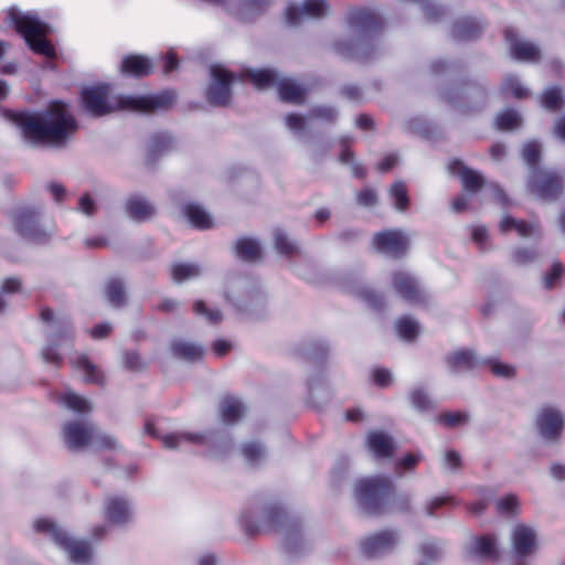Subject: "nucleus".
Wrapping results in <instances>:
<instances>
[{"instance_id": "nucleus-1", "label": "nucleus", "mask_w": 565, "mask_h": 565, "mask_svg": "<svg viewBox=\"0 0 565 565\" xmlns=\"http://www.w3.org/2000/svg\"><path fill=\"white\" fill-rule=\"evenodd\" d=\"M11 119L24 138L34 145L63 148L77 130V121L68 106L53 102L40 114H13Z\"/></svg>"}, {"instance_id": "nucleus-2", "label": "nucleus", "mask_w": 565, "mask_h": 565, "mask_svg": "<svg viewBox=\"0 0 565 565\" xmlns=\"http://www.w3.org/2000/svg\"><path fill=\"white\" fill-rule=\"evenodd\" d=\"M110 87L107 84H97L82 89L81 99L87 113L95 117L105 116L115 110H130L138 113H154L169 109L177 99L173 90H163L152 95H121L109 97Z\"/></svg>"}, {"instance_id": "nucleus-3", "label": "nucleus", "mask_w": 565, "mask_h": 565, "mask_svg": "<svg viewBox=\"0 0 565 565\" xmlns=\"http://www.w3.org/2000/svg\"><path fill=\"white\" fill-rule=\"evenodd\" d=\"M391 491L392 480L386 477L361 479L354 486L358 504L367 515L411 511L412 499L408 494L395 495L388 508Z\"/></svg>"}, {"instance_id": "nucleus-4", "label": "nucleus", "mask_w": 565, "mask_h": 565, "mask_svg": "<svg viewBox=\"0 0 565 565\" xmlns=\"http://www.w3.org/2000/svg\"><path fill=\"white\" fill-rule=\"evenodd\" d=\"M349 22L356 32L361 33V36L353 42H339L335 49L343 57L362 63L367 62L374 56L375 44L366 35L379 29L380 17L372 10L355 9L349 14Z\"/></svg>"}, {"instance_id": "nucleus-5", "label": "nucleus", "mask_w": 565, "mask_h": 565, "mask_svg": "<svg viewBox=\"0 0 565 565\" xmlns=\"http://www.w3.org/2000/svg\"><path fill=\"white\" fill-rule=\"evenodd\" d=\"M63 438L72 450L85 447L94 449H117L118 444L114 436L99 430L86 418L70 420L63 426Z\"/></svg>"}, {"instance_id": "nucleus-6", "label": "nucleus", "mask_w": 565, "mask_h": 565, "mask_svg": "<svg viewBox=\"0 0 565 565\" xmlns=\"http://www.w3.org/2000/svg\"><path fill=\"white\" fill-rule=\"evenodd\" d=\"M7 17L33 52L50 58L55 56L54 47L45 39L50 28L34 12H22L12 8Z\"/></svg>"}, {"instance_id": "nucleus-7", "label": "nucleus", "mask_w": 565, "mask_h": 565, "mask_svg": "<svg viewBox=\"0 0 565 565\" xmlns=\"http://www.w3.org/2000/svg\"><path fill=\"white\" fill-rule=\"evenodd\" d=\"M34 530L51 539L55 545L64 551L74 565H88L93 558V548L88 542L77 540L49 519H38L33 523Z\"/></svg>"}, {"instance_id": "nucleus-8", "label": "nucleus", "mask_w": 565, "mask_h": 565, "mask_svg": "<svg viewBox=\"0 0 565 565\" xmlns=\"http://www.w3.org/2000/svg\"><path fill=\"white\" fill-rule=\"evenodd\" d=\"M242 78H248L257 89L276 86L279 98L282 102L297 105L305 102L307 90L295 79L280 76V74L275 70L247 68L242 73Z\"/></svg>"}, {"instance_id": "nucleus-9", "label": "nucleus", "mask_w": 565, "mask_h": 565, "mask_svg": "<svg viewBox=\"0 0 565 565\" xmlns=\"http://www.w3.org/2000/svg\"><path fill=\"white\" fill-rule=\"evenodd\" d=\"M41 319L49 327V343L42 350V356L46 362L57 364L61 355L57 349L70 345L74 340V330L71 320L65 315H55L50 309L41 311Z\"/></svg>"}, {"instance_id": "nucleus-10", "label": "nucleus", "mask_w": 565, "mask_h": 565, "mask_svg": "<svg viewBox=\"0 0 565 565\" xmlns=\"http://www.w3.org/2000/svg\"><path fill=\"white\" fill-rule=\"evenodd\" d=\"M236 75L222 64L209 67V82L205 87V98L214 107H225L232 99V86Z\"/></svg>"}, {"instance_id": "nucleus-11", "label": "nucleus", "mask_w": 565, "mask_h": 565, "mask_svg": "<svg viewBox=\"0 0 565 565\" xmlns=\"http://www.w3.org/2000/svg\"><path fill=\"white\" fill-rule=\"evenodd\" d=\"M565 178L551 169L533 168L529 171L526 189L539 200H556L563 192Z\"/></svg>"}, {"instance_id": "nucleus-12", "label": "nucleus", "mask_w": 565, "mask_h": 565, "mask_svg": "<svg viewBox=\"0 0 565 565\" xmlns=\"http://www.w3.org/2000/svg\"><path fill=\"white\" fill-rule=\"evenodd\" d=\"M265 522L277 526L282 534L284 548L290 553H297L303 545V537L299 525L288 518L279 504L267 505L264 510Z\"/></svg>"}, {"instance_id": "nucleus-13", "label": "nucleus", "mask_w": 565, "mask_h": 565, "mask_svg": "<svg viewBox=\"0 0 565 565\" xmlns=\"http://www.w3.org/2000/svg\"><path fill=\"white\" fill-rule=\"evenodd\" d=\"M402 541L401 531L393 527L366 534L359 541V550L366 558H383L394 553Z\"/></svg>"}, {"instance_id": "nucleus-14", "label": "nucleus", "mask_w": 565, "mask_h": 565, "mask_svg": "<svg viewBox=\"0 0 565 565\" xmlns=\"http://www.w3.org/2000/svg\"><path fill=\"white\" fill-rule=\"evenodd\" d=\"M535 427L546 444H556L561 440L565 429V415L554 405H542L535 416Z\"/></svg>"}, {"instance_id": "nucleus-15", "label": "nucleus", "mask_w": 565, "mask_h": 565, "mask_svg": "<svg viewBox=\"0 0 565 565\" xmlns=\"http://www.w3.org/2000/svg\"><path fill=\"white\" fill-rule=\"evenodd\" d=\"M39 207H20L13 214L15 231L23 237L33 242H44L49 237L47 231L41 225Z\"/></svg>"}, {"instance_id": "nucleus-16", "label": "nucleus", "mask_w": 565, "mask_h": 565, "mask_svg": "<svg viewBox=\"0 0 565 565\" xmlns=\"http://www.w3.org/2000/svg\"><path fill=\"white\" fill-rule=\"evenodd\" d=\"M103 514L109 524L121 527L134 521L135 509L127 497L114 494L105 499Z\"/></svg>"}, {"instance_id": "nucleus-17", "label": "nucleus", "mask_w": 565, "mask_h": 565, "mask_svg": "<svg viewBox=\"0 0 565 565\" xmlns=\"http://www.w3.org/2000/svg\"><path fill=\"white\" fill-rule=\"evenodd\" d=\"M394 291L409 303H423L426 301V292L419 281L412 274L397 270L392 275Z\"/></svg>"}, {"instance_id": "nucleus-18", "label": "nucleus", "mask_w": 565, "mask_h": 565, "mask_svg": "<svg viewBox=\"0 0 565 565\" xmlns=\"http://www.w3.org/2000/svg\"><path fill=\"white\" fill-rule=\"evenodd\" d=\"M373 245L377 252L398 258L406 253L408 239L399 230H385L374 235Z\"/></svg>"}, {"instance_id": "nucleus-19", "label": "nucleus", "mask_w": 565, "mask_h": 565, "mask_svg": "<svg viewBox=\"0 0 565 565\" xmlns=\"http://www.w3.org/2000/svg\"><path fill=\"white\" fill-rule=\"evenodd\" d=\"M329 13L326 0H303L302 4H289L286 9V19L289 25L296 26L303 20L321 19Z\"/></svg>"}, {"instance_id": "nucleus-20", "label": "nucleus", "mask_w": 565, "mask_h": 565, "mask_svg": "<svg viewBox=\"0 0 565 565\" xmlns=\"http://www.w3.org/2000/svg\"><path fill=\"white\" fill-rule=\"evenodd\" d=\"M511 546L515 558L523 559L537 548L536 531L525 524H516L511 532Z\"/></svg>"}, {"instance_id": "nucleus-21", "label": "nucleus", "mask_w": 565, "mask_h": 565, "mask_svg": "<svg viewBox=\"0 0 565 565\" xmlns=\"http://www.w3.org/2000/svg\"><path fill=\"white\" fill-rule=\"evenodd\" d=\"M504 35L513 58L531 63L540 58L541 52L539 46L527 40L521 39L514 29L508 28Z\"/></svg>"}, {"instance_id": "nucleus-22", "label": "nucleus", "mask_w": 565, "mask_h": 565, "mask_svg": "<svg viewBox=\"0 0 565 565\" xmlns=\"http://www.w3.org/2000/svg\"><path fill=\"white\" fill-rule=\"evenodd\" d=\"M466 548L469 556L480 561L495 559L499 555L497 540L491 535L472 537Z\"/></svg>"}, {"instance_id": "nucleus-23", "label": "nucleus", "mask_w": 565, "mask_h": 565, "mask_svg": "<svg viewBox=\"0 0 565 565\" xmlns=\"http://www.w3.org/2000/svg\"><path fill=\"white\" fill-rule=\"evenodd\" d=\"M128 217L138 223L150 221L157 212L154 204L145 196L132 195L126 201Z\"/></svg>"}, {"instance_id": "nucleus-24", "label": "nucleus", "mask_w": 565, "mask_h": 565, "mask_svg": "<svg viewBox=\"0 0 565 565\" xmlns=\"http://www.w3.org/2000/svg\"><path fill=\"white\" fill-rule=\"evenodd\" d=\"M210 434L174 433L161 437L163 447L171 450H185L188 445H206Z\"/></svg>"}, {"instance_id": "nucleus-25", "label": "nucleus", "mask_w": 565, "mask_h": 565, "mask_svg": "<svg viewBox=\"0 0 565 565\" xmlns=\"http://www.w3.org/2000/svg\"><path fill=\"white\" fill-rule=\"evenodd\" d=\"M449 170L454 174H458L461 179L462 186L467 192L476 193L484 184L483 177L475 170L467 168L461 161L454 160L449 163Z\"/></svg>"}, {"instance_id": "nucleus-26", "label": "nucleus", "mask_w": 565, "mask_h": 565, "mask_svg": "<svg viewBox=\"0 0 565 565\" xmlns=\"http://www.w3.org/2000/svg\"><path fill=\"white\" fill-rule=\"evenodd\" d=\"M487 362L488 359L478 358L471 350H458L447 356L448 366L456 373L472 370Z\"/></svg>"}, {"instance_id": "nucleus-27", "label": "nucleus", "mask_w": 565, "mask_h": 565, "mask_svg": "<svg viewBox=\"0 0 565 565\" xmlns=\"http://www.w3.org/2000/svg\"><path fill=\"white\" fill-rule=\"evenodd\" d=\"M170 348L175 358L186 362L200 361L204 354V348L201 344L186 340H174Z\"/></svg>"}, {"instance_id": "nucleus-28", "label": "nucleus", "mask_w": 565, "mask_h": 565, "mask_svg": "<svg viewBox=\"0 0 565 565\" xmlns=\"http://www.w3.org/2000/svg\"><path fill=\"white\" fill-rule=\"evenodd\" d=\"M370 450L380 458H388L393 455L394 443L390 435L381 430L371 431L367 435Z\"/></svg>"}, {"instance_id": "nucleus-29", "label": "nucleus", "mask_w": 565, "mask_h": 565, "mask_svg": "<svg viewBox=\"0 0 565 565\" xmlns=\"http://www.w3.org/2000/svg\"><path fill=\"white\" fill-rule=\"evenodd\" d=\"M482 30L483 24L480 20L461 18L452 25L451 35L456 40H471L477 38Z\"/></svg>"}, {"instance_id": "nucleus-30", "label": "nucleus", "mask_w": 565, "mask_h": 565, "mask_svg": "<svg viewBox=\"0 0 565 565\" xmlns=\"http://www.w3.org/2000/svg\"><path fill=\"white\" fill-rule=\"evenodd\" d=\"M121 72L131 76L143 77L152 72V63L143 55H128L121 62Z\"/></svg>"}, {"instance_id": "nucleus-31", "label": "nucleus", "mask_w": 565, "mask_h": 565, "mask_svg": "<svg viewBox=\"0 0 565 565\" xmlns=\"http://www.w3.org/2000/svg\"><path fill=\"white\" fill-rule=\"evenodd\" d=\"M244 404L235 397H224L220 404L221 419L226 425L237 423L245 414Z\"/></svg>"}, {"instance_id": "nucleus-32", "label": "nucleus", "mask_w": 565, "mask_h": 565, "mask_svg": "<svg viewBox=\"0 0 565 565\" xmlns=\"http://www.w3.org/2000/svg\"><path fill=\"white\" fill-rule=\"evenodd\" d=\"M500 230L503 233L509 231H515L521 238H527L531 236H539L540 230L535 224H530L524 221L513 218L505 215L500 222Z\"/></svg>"}, {"instance_id": "nucleus-33", "label": "nucleus", "mask_w": 565, "mask_h": 565, "mask_svg": "<svg viewBox=\"0 0 565 565\" xmlns=\"http://www.w3.org/2000/svg\"><path fill=\"white\" fill-rule=\"evenodd\" d=\"M183 214L188 221L196 228L206 230L213 225L210 214L199 204H185L183 206Z\"/></svg>"}, {"instance_id": "nucleus-34", "label": "nucleus", "mask_w": 565, "mask_h": 565, "mask_svg": "<svg viewBox=\"0 0 565 565\" xmlns=\"http://www.w3.org/2000/svg\"><path fill=\"white\" fill-rule=\"evenodd\" d=\"M236 256L245 262H256L260 258L262 248L258 241L253 238H239L235 244Z\"/></svg>"}, {"instance_id": "nucleus-35", "label": "nucleus", "mask_w": 565, "mask_h": 565, "mask_svg": "<svg viewBox=\"0 0 565 565\" xmlns=\"http://www.w3.org/2000/svg\"><path fill=\"white\" fill-rule=\"evenodd\" d=\"M105 296L107 301L115 308L126 305V288L118 278H111L105 286Z\"/></svg>"}, {"instance_id": "nucleus-36", "label": "nucleus", "mask_w": 565, "mask_h": 565, "mask_svg": "<svg viewBox=\"0 0 565 565\" xmlns=\"http://www.w3.org/2000/svg\"><path fill=\"white\" fill-rule=\"evenodd\" d=\"M202 268L195 263H175L171 266V276L174 282L182 284L199 277Z\"/></svg>"}, {"instance_id": "nucleus-37", "label": "nucleus", "mask_w": 565, "mask_h": 565, "mask_svg": "<svg viewBox=\"0 0 565 565\" xmlns=\"http://www.w3.org/2000/svg\"><path fill=\"white\" fill-rule=\"evenodd\" d=\"M71 364L73 367L83 372L85 381L93 383H99L102 381V375L99 374L97 367L88 360L86 355L76 354L75 356L71 358Z\"/></svg>"}, {"instance_id": "nucleus-38", "label": "nucleus", "mask_w": 565, "mask_h": 565, "mask_svg": "<svg viewBox=\"0 0 565 565\" xmlns=\"http://www.w3.org/2000/svg\"><path fill=\"white\" fill-rule=\"evenodd\" d=\"M274 243L276 250L286 257H291L300 253L297 242L289 238V236L280 228H277L274 232Z\"/></svg>"}, {"instance_id": "nucleus-39", "label": "nucleus", "mask_w": 565, "mask_h": 565, "mask_svg": "<svg viewBox=\"0 0 565 565\" xmlns=\"http://www.w3.org/2000/svg\"><path fill=\"white\" fill-rule=\"evenodd\" d=\"M62 402L66 408L79 414H87L92 411L90 402L74 392H66Z\"/></svg>"}, {"instance_id": "nucleus-40", "label": "nucleus", "mask_w": 565, "mask_h": 565, "mask_svg": "<svg viewBox=\"0 0 565 565\" xmlns=\"http://www.w3.org/2000/svg\"><path fill=\"white\" fill-rule=\"evenodd\" d=\"M501 93L507 95L511 94L515 98H524L529 96V89L523 86L519 77L514 75H507L501 84Z\"/></svg>"}, {"instance_id": "nucleus-41", "label": "nucleus", "mask_w": 565, "mask_h": 565, "mask_svg": "<svg viewBox=\"0 0 565 565\" xmlns=\"http://www.w3.org/2000/svg\"><path fill=\"white\" fill-rule=\"evenodd\" d=\"M397 334L407 341L416 338L419 332L418 322L411 317H402L395 323Z\"/></svg>"}, {"instance_id": "nucleus-42", "label": "nucleus", "mask_w": 565, "mask_h": 565, "mask_svg": "<svg viewBox=\"0 0 565 565\" xmlns=\"http://www.w3.org/2000/svg\"><path fill=\"white\" fill-rule=\"evenodd\" d=\"M522 122V118L514 109H505L498 114L495 126L500 130H512L518 128Z\"/></svg>"}, {"instance_id": "nucleus-43", "label": "nucleus", "mask_w": 565, "mask_h": 565, "mask_svg": "<svg viewBox=\"0 0 565 565\" xmlns=\"http://www.w3.org/2000/svg\"><path fill=\"white\" fill-rule=\"evenodd\" d=\"M390 196L394 201V206L397 211L404 212L409 204L406 185L402 181L392 184L390 189Z\"/></svg>"}, {"instance_id": "nucleus-44", "label": "nucleus", "mask_w": 565, "mask_h": 565, "mask_svg": "<svg viewBox=\"0 0 565 565\" xmlns=\"http://www.w3.org/2000/svg\"><path fill=\"white\" fill-rule=\"evenodd\" d=\"M356 295L372 309L380 310L384 306L383 295L374 291L367 286H359L355 289Z\"/></svg>"}, {"instance_id": "nucleus-45", "label": "nucleus", "mask_w": 565, "mask_h": 565, "mask_svg": "<svg viewBox=\"0 0 565 565\" xmlns=\"http://www.w3.org/2000/svg\"><path fill=\"white\" fill-rule=\"evenodd\" d=\"M542 106L550 110H557L563 105V92L559 87L553 86L544 90L541 96Z\"/></svg>"}, {"instance_id": "nucleus-46", "label": "nucleus", "mask_w": 565, "mask_h": 565, "mask_svg": "<svg viewBox=\"0 0 565 565\" xmlns=\"http://www.w3.org/2000/svg\"><path fill=\"white\" fill-rule=\"evenodd\" d=\"M171 137L166 132L156 134L151 137L148 146L149 158L163 153L171 145Z\"/></svg>"}, {"instance_id": "nucleus-47", "label": "nucleus", "mask_w": 565, "mask_h": 565, "mask_svg": "<svg viewBox=\"0 0 565 565\" xmlns=\"http://www.w3.org/2000/svg\"><path fill=\"white\" fill-rule=\"evenodd\" d=\"M242 455L246 461L256 465L265 458L266 449L259 443H247L242 447Z\"/></svg>"}, {"instance_id": "nucleus-48", "label": "nucleus", "mask_w": 565, "mask_h": 565, "mask_svg": "<svg viewBox=\"0 0 565 565\" xmlns=\"http://www.w3.org/2000/svg\"><path fill=\"white\" fill-rule=\"evenodd\" d=\"M310 119L320 120L322 122L331 124L338 118V110L333 106L319 105L311 109Z\"/></svg>"}, {"instance_id": "nucleus-49", "label": "nucleus", "mask_w": 565, "mask_h": 565, "mask_svg": "<svg viewBox=\"0 0 565 565\" xmlns=\"http://www.w3.org/2000/svg\"><path fill=\"white\" fill-rule=\"evenodd\" d=\"M539 253L533 247H516L511 253V260L515 265L524 266L534 262Z\"/></svg>"}, {"instance_id": "nucleus-50", "label": "nucleus", "mask_w": 565, "mask_h": 565, "mask_svg": "<svg viewBox=\"0 0 565 565\" xmlns=\"http://www.w3.org/2000/svg\"><path fill=\"white\" fill-rule=\"evenodd\" d=\"M478 495L480 500L471 503L468 508L469 512L476 516L481 515L486 511L488 501L494 497V491L489 488H480L478 489Z\"/></svg>"}, {"instance_id": "nucleus-51", "label": "nucleus", "mask_w": 565, "mask_h": 565, "mask_svg": "<svg viewBox=\"0 0 565 565\" xmlns=\"http://www.w3.org/2000/svg\"><path fill=\"white\" fill-rule=\"evenodd\" d=\"M541 156V146L536 141H529L522 148V158L525 163L530 167V171L533 168H537L536 164Z\"/></svg>"}, {"instance_id": "nucleus-52", "label": "nucleus", "mask_w": 565, "mask_h": 565, "mask_svg": "<svg viewBox=\"0 0 565 565\" xmlns=\"http://www.w3.org/2000/svg\"><path fill=\"white\" fill-rule=\"evenodd\" d=\"M409 399L414 408L419 412H425L433 407V402L428 394L422 388L416 387L409 393Z\"/></svg>"}, {"instance_id": "nucleus-53", "label": "nucleus", "mask_w": 565, "mask_h": 565, "mask_svg": "<svg viewBox=\"0 0 565 565\" xmlns=\"http://www.w3.org/2000/svg\"><path fill=\"white\" fill-rule=\"evenodd\" d=\"M438 420L446 427L455 428L466 425L469 422V415L462 412L444 413Z\"/></svg>"}, {"instance_id": "nucleus-54", "label": "nucleus", "mask_w": 565, "mask_h": 565, "mask_svg": "<svg viewBox=\"0 0 565 565\" xmlns=\"http://www.w3.org/2000/svg\"><path fill=\"white\" fill-rule=\"evenodd\" d=\"M193 310L198 316L204 317L210 323H218L223 316L218 309H209L206 305L198 300L193 306Z\"/></svg>"}, {"instance_id": "nucleus-55", "label": "nucleus", "mask_w": 565, "mask_h": 565, "mask_svg": "<svg viewBox=\"0 0 565 565\" xmlns=\"http://www.w3.org/2000/svg\"><path fill=\"white\" fill-rule=\"evenodd\" d=\"M271 0H239L238 18L245 19L247 12H259L270 4Z\"/></svg>"}, {"instance_id": "nucleus-56", "label": "nucleus", "mask_w": 565, "mask_h": 565, "mask_svg": "<svg viewBox=\"0 0 565 565\" xmlns=\"http://www.w3.org/2000/svg\"><path fill=\"white\" fill-rule=\"evenodd\" d=\"M419 553L423 557L434 561L441 554V545L439 542L428 539L420 543Z\"/></svg>"}, {"instance_id": "nucleus-57", "label": "nucleus", "mask_w": 565, "mask_h": 565, "mask_svg": "<svg viewBox=\"0 0 565 565\" xmlns=\"http://www.w3.org/2000/svg\"><path fill=\"white\" fill-rule=\"evenodd\" d=\"M497 511L501 514H514L519 509V500L514 494L505 495L495 503Z\"/></svg>"}, {"instance_id": "nucleus-58", "label": "nucleus", "mask_w": 565, "mask_h": 565, "mask_svg": "<svg viewBox=\"0 0 565 565\" xmlns=\"http://www.w3.org/2000/svg\"><path fill=\"white\" fill-rule=\"evenodd\" d=\"M285 124L291 132L299 136L306 131V118L298 114H288L285 117Z\"/></svg>"}, {"instance_id": "nucleus-59", "label": "nucleus", "mask_w": 565, "mask_h": 565, "mask_svg": "<svg viewBox=\"0 0 565 565\" xmlns=\"http://www.w3.org/2000/svg\"><path fill=\"white\" fill-rule=\"evenodd\" d=\"M20 288V280L17 278H8L3 281L0 289V313H2L7 308V301L4 296L7 294H13L18 291Z\"/></svg>"}, {"instance_id": "nucleus-60", "label": "nucleus", "mask_w": 565, "mask_h": 565, "mask_svg": "<svg viewBox=\"0 0 565 565\" xmlns=\"http://www.w3.org/2000/svg\"><path fill=\"white\" fill-rule=\"evenodd\" d=\"M564 273V267L562 264L555 262L552 265L551 270L544 276L543 284L546 289H552L555 287L556 282L559 280Z\"/></svg>"}, {"instance_id": "nucleus-61", "label": "nucleus", "mask_w": 565, "mask_h": 565, "mask_svg": "<svg viewBox=\"0 0 565 565\" xmlns=\"http://www.w3.org/2000/svg\"><path fill=\"white\" fill-rule=\"evenodd\" d=\"M340 161L342 163L349 164L351 168V173L354 177L362 178L364 177V169L354 161L353 153L349 149H344L340 154Z\"/></svg>"}, {"instance_id": "nucleus-62", "label": "nucleus", "mask_w": 565, "mask_h": 565, "mask_svg": "<svg viewBox=\"0 0 565 565\" xmlns=\"http://www.w3.org/2000/svg\"><path fill=\"white\" fill-rule=\"evenodd\" d=\"M488 363L490 364L492 373L497 376L510 379V377L514 376V374H515L514 367L509 364H504V363H501L498 361H491V360H488V362L486 364H488Z\"/></svg>"}, {"instance_id": "nucleus-63", "label": "nucleus", "mask_w": 565, "mask_h": 565, "mask_svg": "<svg viewBox=\"0 0 565 565\" xmlns=\"http://www.w3.org/2000/svg\"><path fill=\"white\" fill-rule=\"evenodd\" d=\"M461 466V457L456 450H448L444 456V468L447 470H457Z\"/></svg>"}, {"instance_id": "nucleus-64", "label": "nucleus", "mask_w": 565, "mask_h": 565, "mask_svg": "<svg viewBox=\"0 0 565 565\" xmlns=\"http://www.w3.org/2000/svg\"><path fill=\"white\" fill-rule=\"evenodd\" d=\"M373 380L381 387L388 386L392 383V373L386 369H376L373 371Z\"/></svg>"}]
</instances>
